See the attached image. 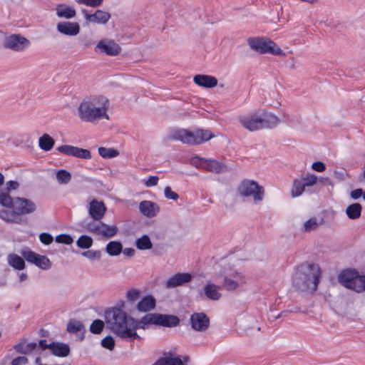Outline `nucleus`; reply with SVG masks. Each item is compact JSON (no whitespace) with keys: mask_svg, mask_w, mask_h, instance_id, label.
<instances>
[{"mask_svg":"<svg viewBox=\"0 0 365 365\" xmlns=\"http://www.w3.org/2000/svg\"><path fill=\"white\" fill-rule=\"evenodd\" d=\"M14 208L21 216L34 212L37 207L34 201L27 198L17 197L14 198Z\"/></svg>","mask_w":365,"mask_h":365,"instance_id":"nucleus-14","label":"nucleus"},{"mask_svg":"<svg viewBox=\"0 0 365 365\" xmlns=\"http://www.w3.org/2000/svg\"><path fill=\"white\" fill-rule=\"evenodd\" d=\"M190 323L194 330L204 331L210 326V319L203 312L194 313L190 317Z\"/></svg>","mask_w":365,"mask_h":365,"instance_id":"nucleus-16","label":"nucleus"},{"mask_svg":"<svg viewBox=\"0 0 365 365\" xmlns=\"http://www.w3.org/2000/svg\"><path fill=\"white\" fill-rule=\"evenodd\" d=\"M56 179L59 184H68L71 180V174L66 170H59L56 173Z\"/></svg>","mask_w":365,"mask_h":365,"instance_id":"nucleus-39","label":"nucleus"},{"mask_svg":"<svg viewBox=\"0 0 365 365\" xmlns=\"http://www.w3.org/2000/svg\"><path fill=\"white\" fill-rule=\"evenodd\" d=\"M200 160L203 163L202 164V166L209 172L220 173L223 172L225 169V165L217 160L205 158H200Z\"/></svg>","mask_w":365,"mask_h":365,"instance_id":"nucleus-26","label":"nucleus"},{"mask_svg":"<svg viewBox=\"0 0 365 365\" xmlns=\"http://www.w3.org/2000/svg\"><path fill=\"white\" fill-rule=\"evenodd\" d=\"M30 44L29 40L20 34H12L5 38L4 46L14 51L20 52L29 48Z\"/></svg>","mask_w":365,"mask_h":365,"instance_id":"nucleus-11","label":"nucleus"},{"mask_svg":"<svg viewBox=\"0 0 365 365\" xmlns=\"http://www.w3.org/2000/svg\"><path fill=\"white\" fill-rule=\"evenodd\" d=\"M104 326L105 323L102 320L96 319L91 323L90 331L93 334H98L103 331Z\"/></svg>","mask_w":365,"mask_h":365,"instance_id":"nucleus-44","label":"nucleus"},{"mask_svg":"<svg viewBox=\"0 0 365 365\" xmlns=\"http://www.w3.org/2000/svg\"><path fill=\"white\" fill-rule=\"evenodd\" d=\"M123 245L119 241H110L106 245V250L110 256H117L122 252Z\"/></svg>","mask_w":365,"mask_h":365,"instance_id":"nucleus-35","label":"nucleus"},{"mask_svg":"<svg viewBox=\"0 0 365 365\" xmlns=\"http://www.w3.org/2000/svg\"><path fill=\"white\" fill-rule=\"evenodd\" d=\"M189 357L185 356L182 359L180 356H165L159 359L153 365H185Z\"/></svg>","mask_w":365,"mask_h":365,"instance_id":"nucleus-27","label":"nucleus"},{"mask_svg":"<svg viewBox=\"0 0 365 365\" xmlns=\"http://www.w3.org/2000/svg\"><path fill=\"white\" fill-rule=\"evenodd\" d=\"M55 144V141L48 134H43L38 140L39 147L45 150H51Z\"/></svg>","mask_w":365,"mask_h":365,"instance_id":"nucleus-34","label":"nucleus"},{"mask_svg":"<svg viewBox=\"0 0 365 365\" xmlns=\"http://www.w3.org/2000/svg\"><path fill=\"white\" fill-rule=\"evenodd\" d=\"M165 196L168 199L177 200L179 198V195L178 193L172 191L170 187L167 186L164 190Z\"/></svg>","mask_w":365,"mask_h":365,"instance_id":"nucleus-52","label":"nucleus"},{"mask_svg":"<svg viewBox=\"0 0 365 365\" xmlns=\"http://www.w3.org/2000/svg\"><path fill=\"white\" fill-rule=\"evenodd\" d=\"M38 344V351H40V349L46 350V349H48L51 350V343L49 344H47L46 339H41L38 341V344Z\"/></svg>","mask_w":365,"mask_h":365,"instance_id":"nucleus-58","label":"nucleus"},{"mask_svg":"<svg viewBox=\"0 0 365 365\" xmlns=\"http://www.w3.org/2000/svg\"><path fill=\"white\" fill-rule=\"evenodd\" d=\"M156 305V300L152 295L144 297L136 305V309L140 312L153 310Z\"/></svg>","mask_w":365,"mask_h":365,"instance_id":"nucleus-25","label":"nucleus"},{"mask_svg":"<svg viewBox=\"0 0 365 365\" xmlns=\"http://www.w3.org/2000/svg\"><path fill=\"white\" fill-rule=\"evenodd\" d=\"M140 293L138 290L133 289L127 292V299L130 302L133 303L140 298Z\"/></svg>","mask_w":365,"mask_h":365,"instance_id":"nucleus-49","label":"nucleus"},{"mask_svg":"<svg viewBox=\"0 0 365 365\" xmlns=\"http://www.w3.org/2000/svg\"><path fill=\"white\" fill-rule=\"evenodd\" d=\"M21 254L27 262L31 263L35 259L36 255V253L28 248L22 250Z\"/></svg>","mask_w":365,"mask_h":365,"instance_id":"nucleus-46","label":"nucleus"},{"mask_svg":"<svg viewBox=\"0 0 365 365\" xmlns=\"http://www.w3.org/2000/svg\"><path fill=\"white\" fill-rule=\"evenodd\" d=\"M245 283L244 276L237 271H231L225 274L222 287L229 291L236 289L240 284Z\"/></svg>","mask_w":365,"mask_h":365,"instance_id":"nucleus-12","label":"nucleus"},{"mask_svg":"<svg viewBox=\"0 0 365 365\" xmlns=\"http://www.w3.org/2000/svg\"><path fill=\"white\" fill-rule=\"evenodd\" d=\"M192 279V275L189 273H177L170 277L165 283L166 288H175L189 282Z\"/></svg>","mask_w":365,"mask_h":365,"instance_id":"nucleus-21","label":"nucleus"},{"mask_svg":"<svg viewBox=\"0 0 365 365\" xmlns=\"http://www.w3.org/2000/svg\"><path fill=\"white\" fill-rule=\"evenodd\" d=\"M101 345L109 350H113L115 346V341L112 336H108L101 341Z\"/></svg>","mask_w":365,"mask_h":365,"instance_id":"nucleus-48","label":"nucleus"},{"mask_svg":"<svg viewBox=\"0 0 365 365\" xmlns=\"http://www.w3.org/2000/svg\"><path fill=\"white\" fill-rule=\"evenodd\" d=\"M239 122L244 128L254 132L273 128L279 124V120L276 115L265 110H257L247 115L240 116Z\"/></svg>","mask_w":365,"mask_h":365,"instance_id":"nucleus-4","label":"nucleus"},{"mask_svg":"<svg viewBox=\"0 0 365 365\" xmlns=\"http://www.w3.org/2000/svg\"><path fill=\"white\" fill-rule=\"evenodd\" d=\"M42 255H40L38 254H36V257H35V259L33 261V264H34L35 265H36L38 267V264H39V258L41 257Z\"/></svg>","mask_w":365,"mask_h":365,"instance_id":"nucleus-63","label":"nucleus"},{"mask_svg":"<svg viewBox=\"0 0 365 365\" xmlns=\"http://www.w3.org/2000/svg\"><path fill=\"white\" fill-rule=\"evenodd\" d=\"M323 222L324 220L322 218L318 219L316 217H311L304 223L303 230L305 232L315 230L320 225L323 223Z\"/></svg>","mask_w":365,"mask_h":365,"instance_id":"nucleus-36","label":"nucleus"},{"mask_svg":"<svg viewBox=\"0 0 365 365\" xmlns=\"http://www.w3.org/2000/svg\"><path fill=\"white\" fill-rule=\"evenodd\" d=\"M180 319L174 315H168L158 313L147 314L140 319H135V331L137 329H145L149 325H159L167 327H173L178 325Z\"/></svg>","mask_w":365,"mask_h":365,"instance_id":"nucleus-6","label":"nucleus"},{"mask_svg":"<svg viewBox=\"0 0 365 365\" xmlns=\"http://www.w3.org/2000/svg\"><path fill=\"white\" fill-rule=\"evenodd\" d=\"M82 13L88 22L105 24L110 19V14L102 10H96L94 14H89L86 9H82Z\"/></svg>","mask_w":365,"mask_h":365,"instance_id":"nucleus-17","label":"nucleus"},{"mask_svg":"<svg viewBox=\"0 0 365 365\" xmlns=\"http://www.w3.org/2000/svg\"><path fill=\"white\" fill-rule=\"evenodd\" d=\"M318 182L324 185H332L331 180L326 177L320 178L318 179Z\"/></svg>","mask_w":365,"mask_h":365,"instance_id":"nucleus-61","label":"nucleus"},{"mask_svg":"<svg viewBox=\"0 0 365 365\" xmlns=\"http://www.w3.org/2000/svg\"><path fill=\"white\" fill-rule=\"evenodd\" d=\"M109 101L103 96H91L84 98L78 108L79 118L88 123H94L101 119H109L107 113Z\"/></svg>","mask_w":365,"mask_h":365,"instance_id":"nucleus-2","label":"nucleus"},{"mask_svg":"<svg viewBox=\"0 0 365 365\" xmlns=\"http://www.w3.org/2000/svg\"><path fill=\"white\" fill-rule=\"evenodd\" d=\"M42 255H40L38 254H36V257H35V259L33 261V264H34L35 265H36L38 267V264H39V258L41 257Z\"/></svg>","mask_w":365,"mask_h":365,"instance_id":"nucleus-62","label":"nucleus"},{"mask_svg":"<svg viewBox=\"0 0 365 365\" xmlns=\"http://www.w3.org/2000/svg\"><path fill=\"white\" fill-rule=\"evenodd\" d=\"M14 349L20 354L29 355L32 353L38 352V346L36 342H29L27 339H23L16 345Z\"/></svg>","mask_w":365,"mask_h":365,"instance_id":"nucleus-19","label":"nucleus"},{"mask_svg":"<svg viewBox=\"0 0 365 365\" xmlns=\"http://www.w3.org/2000/svg\"><path fill=\"white\" fill-rule=\"evenodd\" d=\"M98 153L103 158H112L119 155V152L117 150L104 147H100L98 148Z\"/></svg>","mask_w":365,"mask_h":365,"instance_id":"nucleus-40","label":"nucleus"},{"mask_svg":"<svg viewBox=\"0 0 365 365\" xmlns=\"http://www.w3.org/2000/svg\"><path fill=\"white\" fill-rule=\"evenodd\" d=\"M51 354L58 357H66L69 355L71 349L68 344L61 342H52Z\"/></svg>","mask_w":365,"mask_h":365,"instance_id":"nucleus-28","label":"nucleus"},{"mask_svg":"<svg viewBox=\"0 0 365 365\" xmlns=\"http://www.w3.org/2000/svg\"><path fill=\"white\" fill-rule=\"evenodd\" d=\"M321 269L316 264L302 263L299 265L292 277V285L299 292L313 293L317 289Z\"/></svg>","mask_w":365,"mask_h":365,"instance_id":"nucleus-3","label":"nucleus"},{"mask_svg":"<svg viewBox=\"0 0 365 365\" xmlns=\"http://www.w3.org/2000/svg\"><path fill=\"white\" fill-rule=\"evenodd\" d=\"M19 184L17 181L15 180H10L6 182V189L7 192H9L11 190H16L19 187Z\"/></svg>","mask_w":365,"mask_h":365,"instance_id":"nucleus-56","label":"nucleus"},{"mask_svg":"<svg viewBox=\"0 0 365 365\" xmlns=\"http://www.w3.org/2000/svg\"><path fill=\"white\" fill-rule=\"evenodd\" d=\"M103 0H76L79 4H84L91 7H97L102 4Z\"/></svg>","mask_w":365,"mask_h":365,"instance_id":"nucleus-50","label":"nucleus"},{"mask_svg":"<svg viewBox=\"0 0 365 365\" xmlns=\"http://www.w3.org/2000/svg\"><path fill=\"white\" fill-rule=\"evenodd\" d=\"M57 150L63 154L69 156H73L81 159L89 160L91 158V152L84 148H81L73 145H63L58 147Z\"/></svg>","mask_w":365,"mask_h":365,"instance_id":"nucleus-13","label":"nucleus"},{"mask_svg":"<svg viewBox=\"0 0 365 365\" xmlns=\"http://www.w3.org/2000/svg\"><path fill=\"white\" fill-rule=\"evenodd\" d=\"M215 136L209 130L197 129L194 131L180 128L172 131L170 138L182 143L195 145L209 140Z\"/></svg>","mask_w":365,"mask_h":365,"instance_id":"nucleus-5","label":"nucleus"},{"mask_svg":"<svg viewBox=\"0 0 365 365\" xmlns=\"http://www.w3.org/2000/svg\"><path fill=\"white\" fill-rule=\"evenodd\" d=\"M56 242L57 243H61L65 245H71L73 243V240L71 235L66 234H62L56 236Z\"/></svg>","mask_w":365,"mask_h":365,"instance_id":"nucleus-47","label":"nucleus"},{"mask_svg":"<svg viewBox=\"0 0 365 365\" xmlns=\"http://www.w3.org/2000/svg\"><path fill=\"white\" fill-rule=\"evenodd\" d=\"M312 168L317 172H323L326 169L325 165L321 161H317L312 163Z\"/></svg>","mask_w":365,"mask_h":365,"instance_id":"nucleus-55","label":"nucleus"},{"mask_svg":"<svg viewBox=\"0 0 365 365\" xmlns=\"http://www.w3.org/2000/svg\"><path fill=\"white\" fill-rule=\"evenodd\" d=\"M0 205L6 207H14V199L7 192H1Z\"/></svg>","mask_w":365,"mask_h":365,"instance_id":"nucleus-41","label":"nucleus"},{"mask_svg":"<svg viewBox=\"0 0 365 365\" xmlns=\"http://www.w3.org/2000/svg\"><path fill=\"white\" fill-rule=\"evenodd\" d=\"M76 244L81 249H88L93 245V239L88 235H81L76 241Z\"/></svg>","mask_w":365,"mask_h":365,"instance_id":"nucleus-42","label":"nucleus"},{"mask_svg":"<svg viewBox=\"0 0 365 365\" xmlns=\"http://www.w3.org/2000/svg\"><path fill=\"white\" fill-rule=\"evenodd\" d=\"M362 194H363V191L361 189H356V190L351 191V197L353 199L356 200L359 197H360L362 195Z\"/></svg>","mask_w":365,"mask_h":365,"instance_id":"nucleus-59","label":"nucleus"},{"mask_svg":"<svg viewBox=\"0 0 365 365\" xmlns=\"http://www.w3.org/2000/svg\"><path fill=\"white\" fill-rule=\"evenodd\" d=\"M76 14V11L73 7L64 4H59L56 7V15L60 18L72 19Z\"/></svg>","mask_w":365,"mask_h":365,"instance_id":"nucleus-30","label":"nucleus"},{"mask_svg":"<svg viewBox=\"0 0 365 365\" xmlns=\"http://www.w3.org/2000/svg\"><path fill=\"white\" fill-rule=\"evenodd\" d=\"M107 207L103 202L93 199L88 207V214L93 220L92 222L100 221L104 217Z\"/></svg>","mask_w":365,"mask_h":365,"instance_id":"nucleus-15","label":"nucleus"},{"mask_svg":"<svg viewBox=\"0 0 365 365\" xmlns=\"http://www.w3.org/2000/svg\"><path fill=\"white\" fill-rule=\"evenodd\" d=\"M140 212L147 217H153L159 212L160 207L154 202L143 200L139 204Z\"/></svg>","mask_w":365,"mask_h":365,"instance_id":"nucleus-20","label":"nucleus"},{"mask_svg":"<svg viewBox=\"0 0 365 365\" xmlns=\"http://www.w3.org/2000/svg\"><path fill=\"white\" fill-rule=\"evenodd\" d=\"M193 81L197 86L204 88H213L217 85V79L212 76L198 74L194 76Z\"/></svg>","mask_w":365,"mask_h":365,"instance_id":"nucleus-24","label":"nucleus"},{"mask_svg":"<svg viewBox=\"0 0 365 365\" xmlns=\"http://www.w3.org/2000/svg\"><path fill=\"white\" fill-rule=\"evenodd\" d=\"M0 217L9 222L19 224L21 221V217L19 216L16 210L14 211L6 210L0 211Z\"/></svg>","mask_w":365,"mask_h":365,"instance_id":"nucleus-31","label":"nucleus"},{"mask_svg":"<svg viewBox=\"0 0 365 365\" xmlns=\"http://www.w3.org/2000/svg\"><path fill=\"white\" fill-rule=\"evenodd\" d=\"M56 28L58 32L67 36H76L80 31V26L78 23L69 21L60 22Z\"/></svg>","mask_w":365,"mask_h":365,"instance_id":"nucleus-22","label":"nucleus"},{"mask_svg":"<svg viewBox=\"0 0 365 365\" xmlns=\"http://www.w3.org/2000/svg\"><path fill=\"white\" fill-rule=\"evenodd\" d=\"M96 49H99L101 52L105 53L108 56H117L120 52V46L114 41L101 40L96 46Z\"/></svg>","mask_w":365,"mask_h":365,"instance_id":"nucleus-18","label":"nucleus"},{"mask_svg":"<svg viewBox=\"0 0 365 365\" xmlns=\"http://www.w3.org/2000/svg\"><path fill=\"white\" fill-rule=\"evenodd\" d=\"M158 180L159 178L157 176H150L145 184L147 187L155 186L158 184Z\"/></svg>","mask_w":365,"mask_h":365,"instance_id":"nucleus-57","label":"nucleus"},{"mask_svg":"<svg viewBox=\"0 0 365 365\" xmlns=\"http://www.w3.org/2000/svg\"><path fill=\"white\" fill-rule=\"evenodd\" d=\"M38 267L42 269H48L51 268V262L47 257L43 255L39 258V264Z\"/></svg>","mask_w":365,"mask_h":365,"instance_id":"nucleus-51","label":"nucleus"},{"mask_svg":"<svg viewBox=\"0 0 365 365\" xmlns=\"http://www.w3.org/2000/svg\"><path fill=\"white\" fill-rule=\"evenodd\" d=\"M28 362L29 360L26 356H18L12 360L11 365H26Z\"/></svg>","mask_w":365,"mask_h":365,"instance_id":"nucleus-54","label":"nucleus"},{"mask_svg":"<svg viewBox=\"0 0 365 365\" xmlns=\"http://www.w3.org/2000/svg\"><path fill=\"white\" fill-rule=\"evenodd\" d=\"M339 282L356 292L365 290V276L359 275L354 269H345L339 276Z\"/></svg>","mask_w":365,"mask_h":365,"instance_id":"nucleus-8","label":"nucleus"},{"mask_svg":"<svg viewBox=\"0 0 365 365\" xmlns=\"http://www.w3.org/2000/svg\"><path fill=\"white\" fill-rule=\"evenodd\" d=\"M300 180H302V182L306 188L315 185L318 182V178L314 174L307 173L306 175L303 176Z\"/></svg>","mask_w":365,"mask_h":365,"instance_id":"nucleus-43","label":"nucleus"},{"mask_svg":"<svg viewBox=\"0 0 365 365\" xmlns=\"http://www.w3.org/2000/svg\"><path fill=\"white\" fill-rule=\"evenodd\" d=\"M106 327L120 339L133 342L141 337L135 331V319L122 309L113 307L106 311Z\"/></svg>","mask_w":365,"mask_h":365,"instance_id":"nucleus-1","label":"nucleus"},{"mask_svg":"<svg viewBox=\"0 0 365 365\" xmlns=\"http://www.w3.org/2000/svg\"><path fill=\"white\" fill-rule=\"evenodd\" d=\"M86 230L94 235L110 239L116 235L118 228L116 225H108L100 221L90 222L86 225Z\"/></svg>","mask_w":365,"mask_h":365,"instance_id":"nucleus-10","label":"nucleus"},{"mask_svg":"<svg viewBox=\"0 0 365 365\" xmlns=\"http://www.w3.org/2000/svg\"><path fill=\"white\" fill-rule=\"evenodd\" d=\"M81 255L89 259H99L101 257V252L99 250H88L81 253Z\"/></svg>","mask_w":365,"mask_h":365,"instance_id":"nucleus-45","label":"nucleus"},{"mask_svg":"<svg viewBox=\"0 0 365 365\" xmlns=\"http://www.w3.org/2000/svg\"><path fill=\"white\" fill-rule=\"evenodd\" d=\"M305 190V187L304 186L302 180L300 179H294L293 181V185L291 190V195L292 197H297L302 195V193Z\"/></svg>","mask_w":365,"mask_h":365,"instance_id":"nucleus-37","label":"nucleus"},{"mask_svg":"<svg viewBox=\"0 0 365 365\" xmlns=\"http://www.w3.org/2000/svg\"><path fill=\"white\" fill-rule=\"evenodd\" d=\"M264 192V187L252 180H242L237 187L240 196L243 198L252 197L255 204H259L263 200Z\"/></svg>","mask_w":365,"mask_h":365,"instance_id":"nucleus-7","label":"nucleus"},{"mask_svg":"<svg viewBox=\"0 0 365 365\" xmlns=\"http://www.w3.org/2000/svg\"><path fill=\"white\" fill-rule=\"evenodd\" d=\"M122 252L125 256L133 257L135 255V250L130 247H126L124 250L122 249Z\"/></svg>","mask_w":365,"mask_h":365,"instance_id":"nucleus-60","label":"nucleus"},{"mask_svg":"<svg viewBox=\"0 0 365 365\" xmlns=\"http://www.w3.org/2000/svg\"><path fill=\"white\" fill-rule=\"evenodd\" d=\"M135 245L138 250H149L153 247L150 237L146 235H144L141 237L137 239L135 241Z\"/></svg>","mask_w":365,"mask_h":365,"instance_id":"nucleus-38","label":"nucleus"},{"mask_svg":"<svg viewBox=\"0 0 365 365\" xmlns=\"http://www.w3.org/2000/svg\"><path fill=\"white\" fill-rule=\"evenodd\" d=\"M362 207L359 203H353L349 205L346 209V213L349 218L356 220L360 217Z\"/></svg>","mask_w":365,"mask_h":365,"instance_id":"nucleus-33","label":"nucleus"},{"mask_svg":"<svg viewBox=\"0 0 365 365\" xmlns=\"http://www.w3.org/2000/svg\"><path fill=\"white\" fill-rule=\"evenodd\" d=\"M39 239L44 245H50L53 240V237L50 234L46 232L41 233L39 236Z\"/></svg>","mask_w":365,"mask_h":365,"instance_id":"nucleus-53","label":"nucleus"},{"mask_svg":"<svg viewBox=\"0 0 365 365\" xmlns=\"http://www.w3.org/2000/svg\"><path fill=\"white\" fill-rule=\"evenodd\" d=\"M7 259L9 265L16 269L22 270L25 268L24 259L16 254L9 255Z\"/></svg>","mask_w":365,"mask_h":365,"instance_id":"nucleus-32","label":"nucleus"},{"mask_svg":"<svg viewBox=\"0 0 365 365\" xmlns=\"http://www.w3.org/2000/svg\"><path fill=\"white\" fill-rule=\"evenodd\" d=\"M250 47L259 53H271L275 56H283L284 53L272 41L263 38H250L247 40Z\"/></svg>","mask_w":365,"mask_h":365,"instance_id":"nucleus-9","label":"nucleus"},{"mask_svg":"<svg viewBox=\"0 0 365 365\" xmlns=\"http://www.w3.org/2000/svg\"><path fill=\"white\" fill-rule=\"evenodd\" d=\"M220 288L221 287L212 283L207 284L204 287V294L207 299L217 301L222 297L221 293L219 292Z\"/></svg>","mask_w":365,"mask_h":365,"instance_id":"nucleus-29","label":"nucleus"},{"mask_svg":"<svg viewBox=\"0 0 365 365\" xmlns=\"http://www.w3.org/2000/svg\"><path fill=\"white\" fill-rule=\"evenodd\" d=\"M27 279V274L26 273H21L19 275L20 282H23Z\"/></svg>","mask_w":365,"mask_h":365,"instance_id":"nucleus-64","label":"nucleus"},{"mask_svg":"<svg viewBox=\"0 0 365 365\" xmlns=\"http://www.w3.org/2000/svg\"><path fill=\"white\" fill-rule=\"evenodd\" d=\"M66 330L70 334H76L80 341L83 340L86 329L81 322L76 319L69 320Z\"/></svg>","mask_w":365,"mask_h":365,"instance_id":"nucleus-23","label":"nucleus"}]
</instances>
